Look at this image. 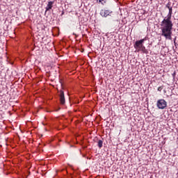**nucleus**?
Instances as JSON below:
<instances>
[{
	"instance_id": "f257e3e1",
	"label": "nucleus",
	"mask_w": 178,
	"mask_h": 178,
	"mask_svg": "<svg viewBox=\"0 0 178 178\" xmlns=\"http://www.w3.org/2000/svg\"><path fill=\"white\" fill-rule=\"evenodd\" d=\"M168 14L161 22V30L162 37L165 40H172V30H173V22H172V15H173L172 7L168 8Z\"/></svg>"
},
{
	"instance_id": "f03ea898",
	"label": "nucleus",
	"mask_w": 178,
	"mask_h": 178,
	"mask_svg": "<svg viewBox=\"0 0 178 178\" xmlns=\"http://www.w3.org/2000/svg\"><path fill=\"white\" fill-rule=\"evenodd\" d=\"M145 41H147V38L135 42L134 47L138 52H140V51H141L142 52H143V54H147L148 51H147V49H145V46H144Z\"/></svg>"
},
{
	"instance_id": "7ed1b4c3",
	"label": "nucleus",
	"mask_w": 178,
	"mask_h": 178,
	"mask_svg": "<svg viewBox=\"0 0 178 178\" xmlns=\"http://www.w3.org/2000/svg\"><path fill=\"white\" fill-rule=\"evenodd\" d=\"M156 106L159 109H165L168 106V102L163 99H159L156 103Z\"/></svg>"
},
{
	"instance_id": "20e7f679",
	"label": "nucleus",
	"mask_w": 178,
	"mask_h": 178,
	"mask_svg": "<svg viewBox=\"0 0 178 178\" xmlns=\"http://www.w3.org/2000/svg\"><path fill=\"white\" fill-rule=\"evenodd\" d=\"M58 95L60 97V102L61 104V105H65V92H63V90H60L58 91Z\"/></svg>"
},
{
	"instance_id": "39448f33",
	"label": "nucleus",
	"mask_w": 178,
	"mask_h": 178,
	"mask_svg": "<svg viewBox=\"0 0 178 178\" xmlns=\"http://www.w3.org/2000/svg\"><path fill=\"white\" fill-rule=\"evenodd\" d=\"M111 13H112V11L109 10H102L100 12V15L103 17H108V16L111 15Z\"/></svg>"
},
{
	"instance_id": "423d86ee",
	"label": "nucleus",
	"mask_w": 178,
	"mask_h": 178,
	"mask_svg": "<svg viewBox=\"0 0 178 178\" xmlns=\"http://www.w3.org/2000/svg\"><path fill=\"white\" fill-rule=\"evenodd\" d=\"M53 5H54V1H49L46 7V11L51 10V9H52Z\"/></svg>"
},
{
	"instance_id": "0eeeda50",
	"label": "nucleus",
	"mask_w": 178,
	"mask_h": 178,
	"mask_svg": "<svg viewBox=\"0 0 178 178\" xmlns=\"http://www.w3.org/2000/svg\"><path fill=\"white\" fill-rule=\"evenodd\" d=\"M107 1L108 0H97V2H98V3H102V5H105Z\"/></svg>"
},
{
	"instance_id": "6e6552de",
	"label": "nucleus",
	"mask_w": 178,
	"mask_h": 178,
	"mask_svg": "<svg viewBox=\"0 0 178 178\" xmlns=\"http://www.w3.org/2000/svg\"><path fill=\"white\" fill-rule=\"evenodd\" d=\"M103 144H104V141L99 140L98 144H97L99 148H102Z\"/></svg>"
},
{
	"instance_id": "1a4fd4ad",
	"label": "nucleus",
	"mask_w": 178,
	"mask_h": 178,
	"mask_svg": "<svg viewBox=\"0 0 178 178\" xmlns=\"http://www.w3.org/2000/svg\"><path fill=\"white\" fill-rule=\"evenodd\" d=\"M170 5H172V3L168 2V3L166 4L165 7L168 8V9L169 8L171 7Z\"/></svg>"
},
{
	"instance_id": "9d476101",
	"label": "nucleus",
	"mask_w": 178,
	"mask_h": 178,
	"mask_svg": "<svg viewBox=\"0 0 178 178\" xmlns=\"http://www.w3.org/2000/svg\"><path fill=\"white\" fill-rule=\"evenodd\" d=\"M163 90V86H160L158 88V91H162Z\"/></svg>"
},
{
	"instance_id": "9b49d317",
	"label": "nucleus",
	"mask_w": 178,
	"mask_h": 178,
	"mask_svg": "<svg viewBox=\"0 0 178 178\" xmlns=\"http://www.w3.org/2000/svg\"><path fill=\"white\" fill-rule=\"evenodd\" d=\"M172 76H173V77H175V76H176V72H174V73L172 74Z\"/></svg>"
}]
</instances>
